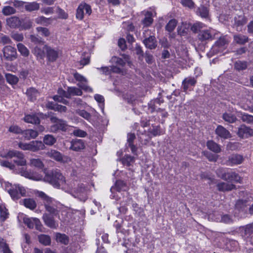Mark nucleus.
I'll use <instances>...</instances> for the list:
<instances>
[{"label":"nucleus","mask_w":253,"mask_h":253,"mask_svg":"<svg viewBox=\"0 0 253 253\" xmlns=\"http://www.w3.org/2000/svg\"><path fill=\"white\" fill-rule=\"evenodd\" d=\"M36 195L41 199L45 211L48 213L52 215H58L60 206L59 202L42 191H38Z\"/></svg>","instance_id":"obj_1"},{"label":"nucleus","mask_w":253,"mask_h":253,"mask_svg":"<svg viewBox=\"0 0 253 253\" xmlns=\"http://www.w3.org/2000/svg\"><path fill=\"white\" fill-rule=\"evenodd\" d=\"M44 180L57 188H61L66 182L65 177L57 169L45 174Z\"/></svg>","instance_id":"obj_2"},{"label":"nucleus","mask_w":253,"mask_h":253,"mask_svg":"<svg viewBox=\"0 0 253 253\" xmlns=\"http://www.w3.org/2000/svg\"><path fill=\"white\" fill-rule=\"evenodd\" d=\"M5 4L13 5L15 7L24 6L25 9L29 12L38 10L40 8V4L36 1L31 2H24L18 0H10L5 2Z\"/></svg>","instance_id":"obj_3"},{"label":"nucleus","mask_w":253,"mask_h":253,"mask_svg":"<svg viewBox=\"0 0 253 253\" xmlns=\"http://www.w3.org/2000/svg\"><path fill=\"white\" fill-rule=\"evenodd\" d=\"M50 120L53 124L49 128L50 132L53 133H56L58 131L65 132L68 129V125L65 121L54 116L51 117Z\"/></svg>","instance_id":"obj_4"},{"label":"nucleus","mask_w":253,"mask_h":253,"mask_svg":"<svg viewBox=\"0 0 253 253\" xmlns=\"http://www.w3.org/2000/svg\"><path fill=\"white\" fill-rule=\"evenodd\" d=\"M90 188V186L88 184L80 183L74 190L72 195L80 201L84 202L87 199V195Z\"/></svg>","instance_id":"obj_5"},{"label":"nucleus","mask_w":253,"mask_h":253,"mask_svg":"<svg viewBox=\"0 0 253 253\" xmlns=\"http://www.w3.org/2000/svg\"><path fill=\"white\" fill-rule=\"evenodd\" d=\"M18 147L23 150H29L33 152L43 150L45 148V146L41 141H32L29 143L19 142Z\"/></svg>","instance_id":"obj_6"},{"label":"nucleus","mask_w":253,"mask_h":253,"mask_svg":"<svg viewBox=\"0 0 253 253\" xmlns=\"http://www.w3.org/2000/svg\"><path fill=\"white\" fill-rule=\"evenodd\" d=\"M46 155L54 160L62 163H68L71 162L70 157L63 155L60 152L55 150H50L46 153Z\"/></svg>","instance_id":"obj_7"},{"label":"nucleus","mask_w":253,"mask_h":253,"mask_svg":"<svg viewBox=\"0 0 253 253\" xmlns=\"http://www.w3.org/2000/svg\"><path fill=\"white\" fill-rule=\"evenodd\" d=\"M8 192L14 200L20 199L21 196H26L27 194L25 188L20 185H15L9 190Z\"/></svg>","instance_id":"obj_8"},{"label":"nucleus","mask_w":253,"mask_h":253,"mask_svg":"<svg viewBox=\"0 0 253 253\" xmlns=\"http://www.w3.org/2000/svg\"><path fill=\"white\" fill-rule=\"evenodd\" d=\"M92 12L91 7L86 3L80 4L76 10V17L77 19L82 20L84 15H90Z\"/></svg>","instance_id":"obj_9"},{"label":"nucleus","mask_w":253,"mask_h":253,"mask_svg":"<svg viewBox=\"0 0 253 253\" xmlns=\"http://www.w3.org/2000/svg\"><path fill=\"white\" fill-rule=\"evenodd\" d=\"M74 77L79 82L77 85L80 88L87 92L93 91L92 88L88 85L87 80L84 76L78 73H76L74 74Z\"/></svg>","instance_id":"obj_10"},{"label":"nucleus","mask_w":253,"mask_h":253,"mask_svg":"<svg viewBox=\"0 0 253 253\" xmlns=\"http://www.w3.org/2000/svg\"><path fill=\"white\" fill-rule=\"evenodd\" d=\"M217 34L212 29L205 30L200 31L198 34V39L202 41H211L216 38Z\"/></svg>","instance_id":"obj_11"},{"label":"nucleus","mask_w":253,"mask_h":253,"mask_svg":"<svg viewBox=\"0 0 253 253\" xmlns=\"http://www.w3.org/2000/svg\"><path fill=\"white\" fill-rule=\"evenodd\" d=\"M3 55L5 59L9 61H13L17 58V52L15 48L7 45L2 50Z\"/></svg>","instance_id":"obj_12"},{"label":"nucleus","mask_w":253,"mask_h":253,"mask_svg":"<svg viewBox=\"0 0 253 253\" xmlns=\"http://www.w3.org/2000/svg\"><path fill=\"white\" fill-rule=\"evenodd\" d=\"M44 48L45 49L46 56L47 60L51 62L56 61V60L58 57V50L52 48L46 44L44 45Z\"/></svg>","instance_id":"obj_13"},{"label":"nucleus","mask_w":253,"mask_h":253,"mask_svg":"<svg viewBox=\"0 0 253 253\" xmlns=\"http://www.w3.org/2000/svg\"><path fill=\"white\" fill-rule=\"evenodd\" d=\"M209 218L216 222H222L225 223H230L232 222V219L229 215H221L217 212L210 214Z\"/></svg>","instance_id":"obj_14"},{"label":"nucleus","mask_w":253,"mask_h":253,"mask_svg":"<svg viewBox=\"0 0 253 253\" xmlns=\"http://www.w3.org/2000/svg\"><path fill=\"white\" fill-rule=\"evenodd\" d=\"M56 216L52 215L48 213H44L42 215V219L47 226L51 228H56L58 224L54 219V216Z\"/></svg>","instance_id":"obj_15"},{"label":"nucleus","mask_w":253,"mask_h":253,"mask_svg":"<svg viewBox=\"0 0 253 253\" xmlns=\"http://www.w3.org/2000/svg\"><path fill=\"white\" fill-rule=\"evenodd\" d=\"M243 160L242 156L237 154H232L228 157L224 164L229 166L240 165L243 162Z\"/></svg>","instance_id":"obj_16"},{"label":"nucleus","mask_w":253,"mask_h":253,"mask_svg":"<svg viewBox=\"0 0 253 253\" xmlns=\"http://www.w3.org/2000/svg\"><path fill=\"white\" fill-rule=\"evenodd\" d=\"M238 135L241 138H248L253 135V129L245 125H242L238 128Z\"/></svg>","instance_id":"obj_17"},{"label":"nucleus","mask_w":253,"mask_h":253,"mask_svg":"<svg viewBox=\"0 0 253 253\" xmlns=\"http://www.w3.org/2000/svg\"><path fill=\"white\" fill-rule=\"evenodd\" d=\"M44 45L36 46L32 50V53L38 60H43L45 56V49Z\"/></svg>","instance_id":"obj_18"},{"label":"nucleus","mask_w":253,"mask_h":253,"mask_svg":"<svg viewBox=\"0 0 253 253\" xmlns=\"http://www.w3.org/2000/svg\"><path fill=\"white\" fill-rule=\"evenodd\" d=\"M215 132L218 136L224 139L230 138L232 136L229 130L221 125L217 126Z\"/></svg>","instance_id":"obj_19"},{"label":"nucleus","mask_w":253,"mask_h":253,"mask_svg":"<svg viewBox=\"0 0 253 253\" xmlns=\"http://www.w3.org/2000/svg\"><path fill=\"white\" fill-rule=\"evenodd\" d=\"M20 173L22 176L30 179L38 181L42 179V176L38 173L24 170L23 168L22 169Z\"/></svg>","instance_id":"obj_20"},{"label":"nucleus","mask_w":253,"mask_h":253,"mask_svg":"<svg viewBox=\"0 0 253 253\" xmlns=\"http://www.w3.org/2000/svg\"><path fill=\"white\" fill-rule=\"evenodd\" d=\"M70 143V149L73 151H79L85 148L84 142L82 139H75L72 140Z\"/></svg>","instance_id":"obj_21"},{"label":"nucleus","mask_w":253,"mask_h":253,"mask_svg":"<svg viewBox=\"0 0 253 253\" xmlns=\"http://www.w3.org/2000/svg\"><path fill=\"white\" fill-rule=\"evenodd\" d=\"M146 48L150 49H155L157 46V42L154 36H150L145 38L143 42Z\"/></svg>","instance_id":"obj_22"},{"label":"nucleus","mask_w":253,"mask_h":253,"mask_svg":"<svg viewBox=\"0 0 253 253\" xmlns=\"http://www.w3.org/2000/svg\"><path fill=\"white\" fill-rule=\"evenodd\" d=\"M6 24L12 28H19L22 24V21L17 17L12 16L6 19Z\"/></svg>","instance_id":"obj_23"},{"label":"nucleus","mask_w":253,"mask_h":253,"mask_svg":"<svg viewBox=\"0 0 253 253\" xmlns=\"http://www.w3.org/2000/svg\"><path fill=\"white\" fill-rule=\"evenodd\" d=\"M226 175V179H224V180L241 183V177L237 173L227 171Z\"/></svg>","instance_id":"obj_24"},{"label":"nucleus","mask_w":253,"mask_h":253,"mask_svg":"<svg viewBox=\"0 0 253 253\" xmlns=\"http://www.w3.org/2000/svg\"><path fill=\"white\" fill-rule=\"evenodd\" d=\"M235 187L234 184L223 182H220L217 184L218 190L222 192L231 191L235 189Z\"/></svg>","instance_id":"obj_25"},{"label":"nucleus","mask_w":253,"mask_h":253,"mask_svg":"<svg viewBox=\"0 0 253 253\" xmlns=\"http://www.w3.org/2000/svg\"><path fill=\"white\" fill-rule=\"evenodd\" d=\"M197 81L194 77H189L182 81V86L184 91H186L190 86H194Z\"/></svg>","instance_id":"obj_26"},{"label":"nucleus","mask_w":253,"mask_h":253,"mask_svg":"<svg viewBox=\"0 0 253 253\" xmlns=\"http://www.w3.org/2000/svg\"><path fill=\"white\" fill-rule=\"evenodd\" d=\"M222 119L229 123H234L237 120V118L233 111H227L222 115Z\"/></svg>","instance_id":"obj_27"},{"label":"nucleus","mask_w":253,"mask_h":253,"mask_svg":"<svg viewBox=\"0 0 253 253\" xmlns=\"http://www.w3.org/2000/svg\"><path fill=\"white\" fill-rule=\"evenodd\" d=\"M207 146L211 151L218 153L221 152V149L220 146L212 140H209L207 143Z\"/></svg>","instance_id":"obj_28"},{"label":"nucleus","mask_w":253,"mask_h":253,"mask_svg":"<svg viewBox=\"0 0 253 253\" xmlns=\"http://www.w3.org/2000/svg\"><path fill=\"white\" fill-rule=\"evenodd\" d=\"M24 121L27 123L33 124H39L40 120L36 114L26 115L24 118Z\"/></svg>","instance_id":"obj_29"},{"label":"nucleus","mask_w":253,"mask_h":253,"mask_svg":"<svg viewBox=\"0 0 253 253\" xmlns=\"http://www.w3.org/2000/svg\"><path fill=\"white\" fill-rule=\"evenodd\" d=\"M26 94L28 98L33 101L39 95V92L36 88L30 87L27 90Z\"/></svg>","instance_id":"obj_30"},{"label":"nucleus","mask_w":253,"mask_h":253,"mask_svg":"<svg viewBox=\"0 0 253 253\" xmlns=\"http://www.w3.org/2000/svg\"><path fill=\"white\" fill-rule=\"evenodd\" d=\"M22 134L24 137L27 140H30V139H34L36 138L39 135L38 132L33 129H27L24 130L22 132Z\"/></svg>","instance_id":"obj_31"},{"label":"nucleus","mask_w":253,"mask_h":253,"mask_svg":"<svg viewBox=\"0 0 253 253\" xmlns=\"http://www.w3.org/2000/svg\"><path fill=\"white\" fill-rule=\"evenodd\" d=\"M56 139L52 135L46 134L44 135L43 138V142L42 143L43 145H46L47 146H52L56 142Z\"/></svg>","instance_id":"obj_32"},{"label":"nucleus","mask_w":253,"mask_h":253,"mask_svg":"<svg viewBox=\"0 0 253 253\" xmlns=\"http://www.w3.org/2000/svg\"><path fill=\"white\" fill-rule=\"evenodd\" d=\"M230 40L227 36L220 37L218 40L215 42L214 44V48L216 46L221 47L228 44Z\"/></svg>","instance_id":"obj_33"},{"label":"nucleus","mask_w":253,"mask_h":253,"mask_svg":"<svg viewBox=\"0 0 253 253\" xmlns=\"http://www.w3.org/2000/svg\"><path fill=\"white\" fill-rule=\"evenodd\" d=\"M152 13L150 11H147L145 14V17L142 20V23L144 26H150L153 23Z\"/></svg>","instance_id":"obj_34"},{"label":"nucleus","mask_w":253,"mask_h":253,"mask_svg":"<svg viewBox=\"0 0 253 253\" xmlns=\"http://www.w3.org/2000/svg\"><path fill=\"white\" fill-rule=\"evenodd\" d=\"M23 205L27 208L31 210H34L37 207V204L35 201L32 198H26L23 200Z\"/></svg>","instance_id":"obj_35"},{"label":"nucleus","mask_w":253,"mask_h":253,"mask_svg":"<svg viewBox=\"0 0 253 253\" xmlns=\"http://www.w3.org/2000/svg\"><path fill=\"white\" fill-rule=\"evenodd\" d=\"M243 229L245 238H250L253 236V223L246 225Z\"/></svg>","instance_id":"obj_36"},{"label":"nucleus","mask_w":253,"mask_h":253,"mask_svg":"<svg viewBox=\"0 0 253 253\" xmlns=\"http://www.w3.org/2000/svg\"><path fill=\"white\" fill-rule=\"evenodd\" d=\"M47 106L55 111H58L61 113L65 112L67 111V107L66 106L58 104H53L52 103L49 102Z\"/></svg>","instance_id":"obj_37"},{"label":"nucleus","mask_w":253,"mask_h":253,"mask_svg":"<svg viewBox=\"0 0 253 253\" xmlns=\"http://www.w3.org/2000/svg\"><path fill=\"white\" fill-rule=\"evenodd\" d=\"M234 42L239 44H244L248 41V38L243 35H235L234 36Z\"/></svg>","instance_id":"obj_38"},{"label":"nucleus","mask_w":253,"mask_h":253,"mask_svg":"<svg viewBox=\"0 0 253 253\" xmlns=\"http://www.w3.org/2000/svg\"><path fill=\"white\" fill-rule=\"evenodd\" d=\"M0 253H12L5 241L0 238Z\"/></svg>","instance_id":"obj_39"},{"label":"nucleus","mask_w":253,"mask_h":253,"mask_svg":"<svg viewBox=\"0 0 253 253\" xmlns=\"http://www.w3.org/2000/svg\"><path fill=\"white\" fill-rule=\"evenodd\" d=\"M8 212L5 206L0 203V220L1 221H5L8 216Z\"/></svg>","instance_id":"obj_40"},{"label":"nucleus","mask_w":253,"mask_h":253,"mask_svg":"<svg viewBox=\"0 0 253 253\" xmlns=\"http://www.w3.org/2000/svg\"><path fill=\"white\" fill-rule=\"evenodd\" d=\"M248 205V201L244 200H238L235 204V208L239 211H244Z\"/></svg>","instance_id":"obj_41"},{"label":"nucleus","mask_w":253,"mask_h":253,"mask_svg":"<svg viewBox=\"0 0 253 253\" xmlns=\"http://www.w3.org/2000/svg\"><path fill=\"white\" fill-rule=\"evenodd\" d=\"M22 156V152L16 150H10L7 153L2 156L3 158H12L13 157H20Z\"/></svg>","instance_id":"obj_42"},{"label":"nucleus","mask_w":253,"mask_h":253,"mask_svg":"<svg viewBox=\"0 0 253 253\" xmlns=\"http://www.w3.org/2000/svg\"><path fill=\"white\" fill-rule=\"evenodd\" d=\"M177 24V21L175 19H172L169 20L168 23L166 25L165 29L166 30L169 32H172Z\"/></svg>","instance_id":"obj_43"},{"label":"nucleus","mask_w":253,"mask_h":253,"mask_svg":"<svg viewBox=\"0 0 253 253\" xmlns=\"http://www.w3.org/2000/svg\"><path fill=\"white\" fill-rule=\"evenodd\" d=\"M5 76L7 82L10 84H15L18 83L19 81L18 78L15 75L7 73Z\"/></svg>","instance_id":"obj_44"},{"label":"nucleus","mask_w":253,"mask_h":253,"mask_svg":"<svg viewBox=\"0 0 253 253\" xmlns=\"http://www.w3.org/2000/svg\"><path fill=\"white\" fill-rule=\"evenodd\" d=\"M16 12V9L11 6H5L2 9V13L5 16H8L15 14Z\"/></svg>","instance_id":"obj_45"},{"label":"nucleus","mask_w":253,"mask_h":253,"mask_svg":"<svg viewBox=\"0 0 253 253\" xmlns=\"http://www.w3.org/2000/svg\"><path fill=\"white\" fill-rule=\"evenodd\" d=\"M17 46L19 52H20L22 56L27 57L29 55V51L24 44L19 43L17 44Z\"/></svg>","instance_id":"obj_46"},{"label":"nucleus","mask_w":253,"mask_h":253,"mask_svg":"<svg viewBox=\"0 0 253 253\" xmlns=\"http://www.w3.org/2000/svg\"><path fill=\"white\" fill-rule=\"evenodd\" d=\"M235 24L238 26H243L247 22V18L243 16L240 15L234 18Z\"/></svg>","instance_id":"obj_47"},{"label":"nucleus","mask_w":253,"mask_h":253,"mask_svg":"<svg viewBox=\"0 0 253 253\" xmlns=\"http://www.w3.org/2000/svg\"><path fill=\"white\" fill-rule=\"evenodd\" d=\"M197 13L202 17L206 18L209 15V10L206 7L201 5L197 9Z\"/></svg>","instance_id":"obj_48"},{"label":"nucleus","mask_w":253,"mask_h":253,"mask_svg":"<svg viewBox=\"0 0 253 253\" xmlns=\"http://www.w3.org/2000/svg\"><path fill=\"white\" fill-rule=\"evenodd\" d=\"M37 218H30L28 217H24L23 218V222L29 228L32 229L35 226L36 222L35 219Z\"/></svg>","instance_id":"obj_49"},{"label":"nucleus","mask_w":253,"mask_h":253,"mask_svg":"<svg viewBox=\"0 0 253 253\" xmlns=\"http://www.w3.org/2000/svg\"><path fill=\"white\" fill-rule=\"evenodd\" d=\"M39 240L41 243L45 246L49 245L51 242L50 237L44 234H42L39 236Z\"/></svg>","instance_id":"obj_50"},{"label":"nucleus","mask_w":253,"mask_h":253,"mask_svg":"<svg viewBox=\"0 0 253 253\" xmlns=\"http://www.w3.org/2000/svg\"><path fill=\"white\" fill-rule=\"evenodd\" d=\"M134 162V157L128 155H125L122 159V163L123 165L126 166H130Z\"/></svg>","instance_id":"obj_51"},{"label":"nucleus","mask_w":253,"mask_h":253,"mask_svg":"<svg viewBox=\"0 0 253 253\" xmlns=\"http://www.w3.org/2000/svg\"><path fill=\"white\" fill-rule=\"evenodd\" d=\"M205 26V25L203 24L201 22H198L194 24H193L191 27V30L195 33H196L198 32L199 31L200 32L201 29L203 28Z\"/></svg>","instance_id":"obj_52"},{"label":"nucleus","mask_w":253,"mask_h":253,"mask_svg":"<svg viewBox=\"0 0 253 253\" xmlns=\"http://www.w3.org/2000/svg\"><path fill=\"white\" fill-rule=\"evenodd\" d=\"M30 165L38 168L43 167V164L40 159H32L30 160Z\"/></svg>","instance_id":"obj_53"},{"label":"nucleus","mask_w":253,"mask_h":253,"mask_svg":"<svg viewBox=\"0 0 253 253\" xmlns=\"http://www.w3.org/2000/svg\"><path fill=\"white\" fill-rule=\"evenodd\" d=\"M68 90L70 93V98L72 95H78L80 96L82 95V90L76 87H69Z\"/></svg>","instance_id":"obj_54"},{"label":"nucleus","mask_w":253,"mask_h":253,"mask_svg":"<svg viewBox=\"0 0 253 253\" xmlns=\"http://www.w3.org/2000/svg\"><path fill=\"white\" fill-rule=\"evenodd\" d=\"M239 117L241 118L242 121L247 123H251L253 122V116L245 113H240Z\"/></svg>","instance_id":"obj_55"},{"label":"nucleus","mask_w":253,"mask_h":253,"mask_svg":"<svg viewBox=\"0 0 253 253\" xmlns=\"http://www.w3.org/2000/svg\"><path fill=\"white\" fill-rule=\"evenodd\" d=\"M234 66L237 70H243L247 68V64L245 61H237L235 62Z\"/></svg>","instance_id":"obj_56"},{"label":"nucleus","mask_w":253,"mask_h":253,"mask_svg":"<svg viewBox=\"0 0 253 253\" xmlns=\"http://www.w3.org/2000/svg\"><path fill=\"white\" fill-rule=\"evenodd\" d=\"M116 188L117 191H126L127 189L126 183L122 180H118L116 182Z\"/></svg>","instance_id":"obj_57"},{"label":"nucleus","mask_w":253,"mask_h":253,"mask_svg":"<svg viewBox=\"0 0 253 253\" xmlns=\"http://www.w3.org/2000/svg\"><path fill=\"white\" fill-rule=\"evenodd\" d=\"M49 20L50 18H47L42 16L37 18L35 20V21L37 24H39L47 25L50 24Z\"/></svg>","instance_id":"obj_58"},{"label":"nucleus","mask_w":253,"mask_h":253,"mask_svg":"<svg viewBox=\"0 0 253 253\" xmlns=\"http://www.w3.org/2000/svg\"><path fill=\"white\" fill-rule=\"evenodd\" d=\"M56 239L57 241L63 243L64 244H67L68 243V237L65 234H61L58 233L56 235Z\"/></svg>","instance_id":"obj_59"},{"label":"nucleus","mask_w":253,"mask_h":253,"mask_svg":"<svg viewBox=\"0 0 253 253\" xmlns=\"http://www.w3.org/2000/svg\"><path fill=\"white\" fill-rule=\"evenodd\" d=\"M227 172V170L223 168H219L216 171V173L217 176L223 180L224 179H226V174Z\"/></svg>","instance_id":"obj_60"},{"label":"nucleus","mask_w":253,"mask_h":253,"mask_svg":"<svg viewBox=\"0 0 253 253\" xmlns=\"http://www.w3.org/2000/svg\"><path fill=\"white\" fill-rule=\"evenodd\" d=\"M36 29L40 34L44 37H48L50 35V32L46 28L39 27Z\"/></svg>","instance_id":"obj_61"},{"label":"nucleus","mask_w":253,"mask_h":253,"mask_svg":"<svg viewBox=\"0 0 253 253\" xmlns=\"http://www.w3.org/2000/svg\"><path fill=\"white\" fill-rule=\"evenodd\" d=\"M17 159L14 160L15 163L18 166H25L26 165V160L24 158V155L22 153V156L20 157H17Z\"/></svg>","instance_id":"obj_62"},{"label":"nucleus","mask_w":253,"mask_h":253,"mask_svg":"<svg viewBox=\"0 0 253 253\" xmlns=\"http://www.w3.org/2000/svg\"><path fill=\"white\" fill-rule=\"evenodd\" d=\"M57 13L58 14L59 18L66 19L68 17V14L62 9L59 7H57Z\"/></svg>","instance_id":"obj_63"},{"label":"nucleus","mask_w":253,"mask_h":253,"mask_svg":"<svg viewBox=\"0 0 253 253\" xmlns=\"http://www.w3.org/2000/svg\"><path fill=\"white\" fill-rule=\"evenodd\" d=\"M111 60L113 63L121 66H124L125 65V61H124V59L120 57L114 56L112 58Z\"/></svg>","instance_id":"obj_64"}]
</instances>
